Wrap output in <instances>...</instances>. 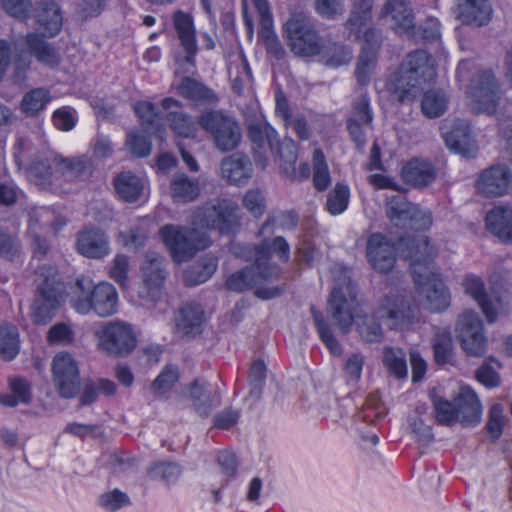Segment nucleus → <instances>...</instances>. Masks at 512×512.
I'll return each mask as SVG.
<instances>
[{
  "label": "nucleus",
  "mask_w": 512,
  "mask_h": 512,
  "mask_svg": "<svg viewBox=\"0 0 512 512\" xmlns=\"http://www.w3.org/2000/svg\"><path fill=\"white\" fill-rule=\"evenodd\" d=\"M245 255L253 259V264L230 275L226 280V288L233 292H244L252 289L261 281H272L281 274V269L270 263L272 253L287 262L290 258V247L283 237L273 240L265 239L260 245L246 246Z\"/></svg>",
  "instance_id": "1"
},
{
  "label": "nucleus",
  "mask_w": 512,
  "mask_h": 512,
  "mask_svg": "<svg viewBox=\"0 0 512 512\" xmlns=\"http://www.w3.org/2000/svg\"><path fill=\"white\" fill-rule=\"evenodd\" d=\"M435 77L432 57L425 50L418 49L406 55L398 70L387 80L386 89L392 101L412 103L424 85L432 83Z\"/></svg>",
  "instance_id": "2"
},
{
  "label": "nucleus",
  "mask_w": 512,
  "mask_h": 512,
  "mask_svg": "<svg viewBox=\"0 0 512 512\" xmlns=\"http://www.w3.org/2000/svg\"><path fill=\"white\" fill-rule=\"evenodd\" d=\"M372 6L373 0H356L345 24L350 38L364 39L355 69V76L360 85L370 82L381 43L380 33L370 27Z\"/></svg>",
  "instance_id": "3"
},
{
  "label": "nucleus",
  "mask_w": 512,
  "mask_h": 512,
  "mask_svg": "<svg viewBox=\"0 0 512 512\" xmlns=\"http://www.w3.org/2000/svg\"><path fill=\"white\" fill-rule=\"evenodd\" d=\"M387 318L392 329H404L418 320V309L412 300L401 292L385 296L380 308L372 315H365L357 322V331L367 343H379L384 337L379 319Z\"/></svg>",
  "instance_id": "4"
},
{
  "label": "nucleus",
  "mask_w": 512,
  "mask_h": 512,
  "mask_svg": "<svg viewBox=\"0 0 512 512\" xmlns=\"http://www.w3.org/2000/svg\"><path fill=\"white\" fill-rule=\"evenodd\" d=\"M70 303L80 314L86 315L93 311L100 317H108L117 312L118 294L109 283L94 285L89 277L80 276L73 287Z\"/></svg>",
  "instance_id": "5"
},
{
  "label": "nucleus",
  "mask_w": 512,
  "mask_h": 512,
  "mask_svg": "<svg viewBox=\"0 0 512 512\" xmlns=\"http://www.w3.org/2000/svg\"><path fill=\"white\" fill-rule=\"evenodd\" d=\"M36 292L32 307V319L45 325L51 321L64 301L65 287L56 267L44 265L35 273Z\"/></svg>",
  "instance_id": "6"
},
{
  "label": "nucleus",
  "mask_w": 512,
  "mask_h": 512,
  "mask_svg": "<svg viewBox=\"0 0 512 512\" xmlns=\"http://www.w3.org/2000/svg\"><path fill=\"white\" fill-rule=\"evenodd\" d=\"M283 35L290 51L298 57H316L324 48V38L312 18L303 11L290 14L283 26Z\"/></svg>",
  "instance_id": "7"
},
{
  "label": "nucleus",
  "mask_w": 512,
  "mask_h": 512,
  "mask_svg": "<svg viewBox=\"0 0 512 512\" xmlns=\"http://www.w3.org/2000/svg\"><path fill=\"white\" fill-rule=\"evenodd\" d=\"M240 208L228 198H216L198 206L192 213L191 223L195 227L215 230L220 234L236 233L241 225Z\"/></svg>",
  "instance_id": "8"
},
{
  "label": "nucleus",
  "mask_w": 512,
  "mask_h": 512,
  "mask_svg": "<svg viewBox=\"0 0 512 512\" xmlns=\"http://www.w3.org/2000/svg\"><path fill=\"white\" fill-rule=\"evenodd\" d=\"M160 236L175 262L190 260L197 251L210 246V237L196 228L167 224L160 229Z\"/></svg>",
  "instance_id": "9"
},
{
  "label": "nucleus",
  "mask_w": 512,
  "mask_h": 512,
  "mask_svg": "<svg viewBox=\"0 0 512 512\" xmlns=\"http://www.w3.org/2000/svg\"><path fill=\"white\" fill-rule=\"evenodd\" d=\"M200 127L210 135L221 152L236 149L242 140V129L237 120L219 110L204 112L198 120Z\"/></svg>",
  "instance_id": "10"
},
{
  "label": "nucleus",
  "mask_w": 512,
  "mask_h": 512,
  "mask_svg": "<svg viewBox=\"0 0 512 512\" xmlns=\"http://www.w3.org/2000/svg\"><path fill=\"white\" fill-rule=\"evenodd\" d=\"M357 293L356 284L345 278L333 288L328 298V313L343 334H347L353 325L358 307Z\"/></svg>",
  "instance_id": "11"
},
{
  "label": "nucleus",
  "mask_w": 512,
  "mask_h": 512,
  "mask_svg": "<svg viewBox=\"0 0 512 512\" xmlns=\"http://www.w3.org/2000/svg\"><path fill=\"white\" fill-rule=\"evenodd\" d=\"M98 336L101 350L113 357L129 355L137 344L133 327L124 321H109L98 332Z\"/></svg>",
  "instance_id": "12"
},
{
  "label": "nucleus",
  "mask_w": 512,
  "mask_h": 512,
  "mask_svg": "<svg viewBox=\"0 0 512 512\" xmlns=\"http://www.w3.org/2000/svg\"><path fill=\"white\" fill-rule=\"evenodd\" d=\"M483 330V322L476 312L467 310L459 315L455 332L461 348L468 356L482 357L486 353L487 338Z\"/></svg>",
  "instance_id": "13"
},
{
  "label": "nucleus",
  "mask_w": 512,
  "mask_h": 512,
  "mask_svg": "<svg viewBox=\"0 0 512 512\" xmlns=\"http://www.w3.org/2000/svg\"><path fill=\"white\" fill-rule=\"evenodd\" d=\"M399 251L405 259L409 260L413 278L425 274V271H432L431 264L437 256V250L431 245L427 236L401 237Z\"/></svg>",
  "instance_id": "14"
},
{
  "label": "nucleus",
  "mask_w": 512,
  "mask_h": 512,
  "mask_svg": "<svg viewBox=\"0 0 512 512\" xmlns=\"http://www.w3.org/2000/svg\"><path fill=\"white\" fill-rule=\"evenodd\" d=\"M422 305L431 312H441L450 305V294L439 275L433 271L414 277Z\"/></svg>",
  "instance_id": "15"
},
{
  "label": "nucleus",
  "mask_w": 512,
  "mask_h": 512,
  "mask_svg": "<svg viewBox=\"0 0 512 512\" xmlns=\"http://www.w3.org/2000/svg\"><path fill=\"white\" fill-rule=\"evenodd\" d=\"M52 372L59 394L73 398L80 387L79 369L74 358L66 352L58 353L53 359Z\"/></svg>",
  "instance_id": "16"
},
{
  "label": "nucleus",
  "mask_w": 512,
  "mask_h": 512,
  "mask_svg": "<svg viewBox=\"0 0 512 512\" xmlns=\"http://www.w3.org/2000/svg\"><path fill=\"white\" fill-rule=\"evenodd\" d=\"M473 108L478 112L492 114L496 111L500 100V90L495 76L490 71L480 72L473 80Z\"/></svg>",
  "instance_id": "17"
},
{
  "label": "nucleus",
  "mask_w": 512,
  "mask_h": 512,
  "mask_svg": "<svg viewBox=\"0 0 512 512\" xmlns=\"http://www.w3.org/2000/svg\"><path fill=\"white\" fill-rule=\"evenodd\" d=\"M366 255L373 269L382 274L389 273L396 262L394 245L380 233H374L368 238Z\"/></svg>",
  "instance_id": "18"
},
{
  "label": "nucleus",
  "mask_w": 512,
  "mask_h": 512,
  "mask_svg": "<svg viewBox=\"0 0 512 512\" xmlns=\"http://www.w3.org/2000/svg\"><path fill=\"white\" fill-rule=\"evenodd\" d=\"M440 168L425 158H413L401 169V176L406 184L417 189L430 186L439 177Z\"/></svg>",
  "instance_id": "19"
},
{
  "label": "nucleus",
  "mask_w": 512,
  "mask_h": 512,
  "mask_svg": "<svg viewBox=\"0 0 512 512\" xmlns=\"http://www.w3.org/2000/svg\"><path fill=\"white\" fill-rule=\"evenodd\" d=\"M220 174L230 185L245 186L253 174L250 158L239 152L223 158L220 163Z\"/></svg>",
  "instance_id": "20"
},
{
  "label": "nucleus",
  "mask_w": 512,
  "mask_h": 512,
  "mask_svg": "<svg viewBox=\"0 0 512 512\" xmlns=\"http://www.w3.org/2000/svg\"><path fill=\"white\" fill-rule=\"evenodd\" d=\"M512 175L504 165L492 166L485 170L477 180L479 193L487 197H497L508 193Z\"/></svg>",
  "instance_id": "21"
},
{
  "label": "nucleus",
  "mask_w": 512,
  "mask_h": 512,
  "mask_svg": "<svg viewBox=\"0 0 512 512\" xmlns=\"http://www.w3.org/2000/svg\"><path fill=\"white\" fill-rule=\"evenodd\" d=\"M492 12L489 0H456L454 10L456 18L462 24L474 27L487 25Z\"/></svg>",
  "instance_id": "22"
},
{
  "label": "nucleus",
  "mask_w": 512,
  "mask_h": 512,
  "mask_svg": "<svg viewBox=\"0 0 512 512\" xmlns=\"http://www.w3.org/2000/svg\"><path fill=\"white\" fill-rule=\"evenodd\" d=\"M174 321L177 335L193 338L202 332L203 308L196 302H186L178 309Z\"/></svg>",
  "instance_id": "23"
},
{
  "label": "nucleus",
  "mask_w": 512,
  "mask_h": 512,
  "mask_svg": "<svg viewBox=\"0 0 512 512\" xmlns=\"http://www.w3.org/2000/svg\"><path fill=\"white\" fill-rule=\"evenodd\" d=\"M13 64V78L15 82H22L26 71L31 64L29 54L13 46L6 40H0V79L6 74L9 66Z\"/></svg>",
  "instance_id": "24"
},
{
  "label": "nucleus",
  "mask_w": 512,
  "mask_h": 512,
  "mask_svg": "<svg viewBox=\"0 0 512 512\" xmlns=\"http://www.w3.org/2000/svg\"><path fill=\"white\" fill-rule=\"evenodd\" d=\"M164 110H168L167 122L172 131L184 138H193L197 133V125L193 118L182 111V103L174 98L167 97L161 102Z\"/></svg>",
  "instance_id": "25"
},
{
  "label": "nucleus",
  "mask_w": 512,
  "mask_h": 512,
  "mask_svg": "<svg viewBox=\"0 0 512 512\" xmlns=\"http://www.w3.org/2000/svg\"><path fill=\"white\" fill-rule=\"evenodd\" d=\"M277 135L276 130L264 121L248 126V136L254 145V161L261 169L267 165L265 144L267 143L270 150L274 151Z\"/></svg>",
  "instance_id": "26"
},
{
  "label": "nucleus",
  "mask_w": 512,
  "mask_h": 512,
  "mask_svg": "<svg viewBox=\"0 0 512 512\" xmlns=\"http://www.w3.org/2000/svg\"><path fill=\"white\" fill-rule=\"evenodd\" d=\"M458 423L462 426L477 425L482 416V405L474 390L469 386L461 387L455 397Z\"/></svg>",
  "instance_id": "27"
},
{
  "label": "nucleus",
  "mask_w": 512,
  "mask_h": 512,
  "mask_svg": "<svg viewBox=\"0 0 512 512\" xmlns=\"http://www.w3.org/2000/svg\"><path fill=\"white\" fill-rule=\"evenodd\" d=\"M77 250L87 258H103L110 252L109 238L100 229L90 228L83 230L77 237Z\"/></svg>",
  "instance_id": "28"
},
{
  "label": "nucleus",
  "mask_w": 512,
  "mask_h": 512,
  "mask_svg": "<svg viewBox=\"0 0 512 512\" xmlns=\"http://www.w3.org/2000/svg\"><path fill=\"white\" fill-rule=\"evenodd\" d=\"M53 163L56 172L61 173L68 180L86 179L94 171L93 161L87 155L67 158L55 155L53 156Z\"/></svg>",
  "instance_id": "29"
},
{
  "label": "nucleus",
  "mask_w": 512,
  "mask_h": 512,
  "mask_svg": "<svg viewBox=\"0 0 512 512\" xmlns=\"http://www.w3.org/2000/svg\"><path fill=\"white\" fill-rule=\"evenodd\" d=\"M381 16L391 18L392 28L397 33H410V30H414V15L408 0H388Z\"/></svg>",
  "instance_id": "30"
},
{
  "label": "nucleus",
  "mask_w": 512,
  "mask_h": 512,
  "mask_svg": "<svg viewBox=\"0 0 512 512\" xmlns=\"http://www.w3.org/2000/svg\"><path fill=\"white\" fill-rule=\"evenodd\" d=\"M140 271L143 283L148 289H159L168 274L165 258L156 252H147Z\"/></svg>",
  "instance_id": "31"
},
{
  "label": "nucleus",
  "mask_w": 512,
  "mask_h": 512,
  "mask_svg": "<svg viewBox=\"0 0 512 512\" xmlns=\"http://www.w3.org/2000/svg\"><path fill=\"white\" fill-rule=\"evenodd\" d=\"M36 21L43 33L48 37H53L62 27V15L57 3L52 0H43L37 3Z\"/></svg>",
  "instance_id": "32"
},
{
  "label": "nucleus",
  "mask_w": 512,
  "mask_h": 512,
  "mask_svg": "<svg viewBox=\"0 0 512 512\" xmlns=\"http://www.w3.org/2000/svg\"><path fill=\"white\" fill-rule=\"evenodd\" d=\"M488 229L499 239L506 243H512V209L496 207L486 216Z\"/></svg>",
  "instance_id": "33"
},
{
  "label": "nucleus",
  "mask_w": 512,
  "mask_h": 512,
  "mask_svg": "<svg viewBox=\"0 0 512 512\" xmlns=\"http://www.w3.org/2000/svg\"><path fill=\"white\" fill-rule=\"evenodd\" d=\"M462 285L465 293L473 297V299L482 308L487 320L489 322H494L496 320L497 313L494 305L488 299L483 280L479 276L469 274L463 279Z\"/></svg>",
  "instance_id": "34"
},
{
  "label": "nucleus",
  "mask_w": 512,
  "mask_h": 512,
  "mask_svg": "<svg viewBox=\"0 0 512 512\" xmlns=\"http://www.w3.org/2000/svg\"><path fill=\"white\" fill-rule=\"evenodd\" d=\"M177 91L185 99L200 104H215L219 100L212 89L191 77L182 78Z\"/></svg>",
  "instance_id": "35"
},
{
  "label": "nucleus",
  "mask_w": 512,
  "mask_h": 512,
  "mask_svg": "<svg viewBox=\"0 0 512 512\" xmlns=\"http://www.w3.org/2000/svg\"><path fill=\"white\" fill-rule=\"evenodd\" d=\"M25 42L30 53L34 55L40 63L52 68L60 64L61 56L58 50L38 34L28 33Z\"/></svg>",
  "instance_id": "36"
},
{
  "label": "nucleus",
  "mask_w": 512,
  "mask_h": 512,
  "mask_svg": "<svg viewBox=\"0 0 512 512\" xmlns=\"http://www.w3.org/2000/svg\"><path fill=\"white\" fill-rule=\"evenodd\" d=\"M413 207L414 203L408 201L406 197L394 195L386 199L385 213L394 227L407 230V223Z\"/></svg>",
  "instance_id": "37"
},
{
  "label": "nucleus",
  "mask_w": 512,
  "mask_h": 512,
  "mask_svg": "<svg viewBox=\"0 0 512 512\" xmlns=\"http://www.w3.org/2000/svg\"><path fill=\"white\" fill-rule=\"evenodd\" d=\"M447 147L463 156L473 152L469 126L464 122H456L449 131L443 133Z\"/></svg>",
  "instance_id": "38"
},
{
  "label": "nucleus",
  "mask_w": 512,
  "mask_h": 512,
  "mask_svg": "<svg viewBox=\"0 0 512 512\" xmlns=\"http://www.w3.org/2000/svg\"><path fill=\"white\" fill-rule=\"evenodd\" d=\"M113 184L116 193L125 202L137 201L144 188L142 180L130 171L116 175Z\"/></svg>",
  "instance_id": "39"
},
{
  "label": "nucleus",
  "mask_w": 512,
  "mask_h": 512,
  "mask_svg": "<svg viewBox=\"0 0 512 512\" xmlns=\"http://www.w3.org/2000/svg\"><path fill=\"white\" fill-rule=\"evenodd\" d=\"M53 168H55L53 156H37L27 169V178L38 187L45 189L54 181Z\"/></svg>",
  "instance_id": "40"
},
{
  "label": "nucleus",
  "mask_w": 512,
  "mask_h": 512,
  "mask_svg": "<svg viewBox=\"0 0 512 512\" xmlns=\"http://www.w3.org/2000/svg\"><path fill=\"white\" fill-rule=\"evenodd\" d=\"M171 195L178 202H192L200 195V185L197 179L184 173L175 174L171 180Z\"/></svg>",
  "instance_id": "41"
},
{
  "label": "nucleus",
  "mask_w": 512,
  "mask_h": 512,
  "mask_svg": "<svg viewBox=\"0 0 512 512\" xmlns=\"http://www.w3.org/2000/svg\"><path fill=\"white\" fill-rule=\"evenodd\" d=\"M216 269L217 260L212 256H206L184 272V282L187 286L202 284L211 278Z\"/></svg>",
  "instance_id": "42"
},
{
  "label": "nucleus",
  "mask_w": 512,
  "mask_h": 512,
  "mask_svg": "<svg viewBox=\"0 0 512 512\" xmlns=\"http://www.w3.org/2000/svg\"><path fill=\"white\" fill-rule=\"evenodd\" d=\"M317 57H319V60L326 66L339 67L350 63L352 51L343 44L326 41L324 39V48Z\"/></svg>",
  "instance_id": "43"
},
{
  "label": "nucleus",
  "mask_w": 512,
  "mask_h": 512,
  "mask_svg": "<svg viewBox=\"0 0 512 512\" xmlns=\"http://www.w3.org/2000/svg\"><path fill=\"white\" fill-rule=\"evenodd\" d=\"M278 156L280 168L286 176H292L295 173V163L297 160V147L292 139L285 138L282 141L276 138L275 149L271 151Z\"/></svg>",
  "instance_id": "44"
},
{
  "label": "nucleus",
  "mask_w": 512,
  "mask_h": 512,
  "mask_svg": "<svg viewBox=\"0 0 512 512\" xmlns=\"http://www.w3.org/2000/svg\"><path fill=\"white\" fill-rule=\"evenodd\" d=\"M20 341L18 329L9 323L0 324V357L10 361L19 353Z\"/></svg>",
  "instance_id": "45"
},
{
  "label": "nucleus",
  "mask_w": 512,
  "mask_h": 512,
  "mask_svg": "<svg viewBox=\"0 0 512 512\" xmlns=\"http://www.w3.org/2000/svg\"><path fill=\"white\" fill-rule=\"evenodd\" d=\"M434 359L437 364H452L454 361V347L449 329H439L433 338Z\"/></svg>",
  "instance_id": "46"
},
{
  "label": "nucleus",
  "mask_w": 512,
  "mask_h": 512,
  "mask_svg": "<svg viewBox=\"0 0 512 512\" xmlns=\"http://www.w3.org/2000/svg\"><path fill=\"white\" fill-rule=\"evenodd\" d=\"M190 398L195 411L202 417H207L213 408V400L209 384L203 380H195L190 387Z\"/></svg>",
  "instance_id": "47"
},
{
  "label": "nucleus",
  "mask_w": 512,
  "mask_h": 512,
  "mask_svg": "<svg viewBox=\"0 0 512 512\" xmlns=\"http://www.w3.org/2000/svg\"><path fill=\"white\" fill-rule=\"evenodd\" d=\"M383 364L390 375L398 379L407 377L406 355L402 349L385 347L383 350Z\"/></svg>",
  "instance_id": "48"
},
{
  "label": "nucleus",
  "mask_w": 512,
  "mask_h": 512,
  "mask_svg": "<svg viewBox=\"0 0 512 512\" xmlns=\"http://www.w3.org/2000/svg\"><path fill=\"white\" fill-rule=\"evenodd\" d=\"M12 395H4L1 397V403L14 407L18 403L28 404L31 401V386L24 378H11L9 380Z\"/></svg>",
  "instance_id": "49"
},
{
  "label": "nucleus",
  "mask_w": 512,
  "mask_h": 512,
  "mask_svg": "<svg viewBox=\"0 0 512 512\" xmlns=\"http://www.w3.org/2000/svg\"><path fill=\"white\" fill-rule=\"evenodd\" d=\"M51 96L45 88H35L27 92L21 101V110L30 116H34L42 111L50 102Z\"/></svg>",
  "instance_id": "50"
},
{
  "label": "nucleus",
  "mask_w": 512,
  "mask_h": 512,
  "mask_svg": "<svg viewBox=\"0 0 512 512\" xmlns=\"http://www.w3.org/2000/svg\"><path fill=\"white\" fill-rule=\"evenodd\" d=\"M448 104L446 95L438 90H429L424 93L421 101V110L429 118L441 116Z\"/></svg>",
  "instance_id": "51"
},
{
  "label": "nucleus",
  "mask_w": 512,
  "mask_h": 512,
  "mask_svg": "<svg viewBox=\"0 0 512 512\" xmlns=\"http://www.w3.org/2000/svg\"><path fill=\"white\" fill-rule=\"evenodd\" d=\"M311 312L318 334L323 343L333 355H340L342 353L341 345L334 337L329 324L324 319L322 312L316 310L314 307H311Z\"/></svg>",
  "instance_id": "52"
},
{
  "label": "nucleus",
  "mask_w": 512,
  "mask_h": 512,
  "mask_svg": "<svg viewBox=\"0 0 512 512\" xmlns=\"http://www.w3.org/2000/svg\"><path fill=\"white\" fill-rule=\"evenodd\" d=\"M266 379V365L262 360L253 362L249 373V394L247 399L257 402L262 395Z\"/></svg>",
  "instance_id": "53"
},
{
  "label": "nucleus",
  "mask_w": 512,
  "mask_h": 512,
  "mask_svg": "<svg viewBox=\"0 0 512 512\" xmlns=\"http://www.w3.org/2000/svg\"><path fill=\"white\" fill-rule=\"evenodd\" d=\"M181 473V467L172 462H156L147 469V474L151 479L162 480L167 484L175 483Z\"/></svg>",
  "instance_id": "54"
},
{
  "label": "nucleus",
  "mask_w": 512,
  "mask_h": 512,
  "mask_svg": "<svg viewBox=\"0 0 512 512\" xmlns=\"http://www.w3.org/2000/svg\"><path fill=\"white\" fill-rule=\"evenodd\" d=\"M313 183L318 191H324L331 183L330 172L326 163L325 156L320 149L313 152Z\"/></svg>",
  "instance_id": "55"
},
{
  "label": "nucleus",
  "mask_w": 512,
  "mask_h": 512,
  "mask_svg": "<svg viewBox=\"0 0 512 512\" xmlns=\"http://www.w3.org/2000/svg\"><path fill=\"white\" fill-rule=\"evenodd\" d=\"M436 421L444 426H452L458 422L455 399L453 402L441 397H432Z\"/></svg>",
  "instance_id": "56"
},
{
  "label": "nucleus",
  "mask_w": 512,
  "mask_h": 512,
  "mask_svg": "<svg viewBox=\"0 0 512 512\" xmlns=\"http://www.w3.org/2000/svg\"><path fill=\"white\" fill-rule=\"evenodd\" d=\"M173 23L181 40V44H186L189 49L193 48V41H196V39L192 17L189 14L178 10L174 14Z\"/></svg>",
  "instance_id": "57"
},
{
  "label": "nucleus",
  "mask_w": 512,
  "mask_h": 512,
  "mask_svg": "<svg viewBox=\"0 0 512 512\" xmlns=\"http://www.w3.org/2000/svg\"><path fill=\"white\" fill-rule=\"evenodd\" d=\"M374 114L370 107V99L367 94H360L352 102V110L346 120H354L361 125L373 124Z\"/></svg>",
  "instance_id": "58"
},
{
  "label": "nucleus",
  "mask_w": 512,
  "mask_h": 512,
  "mask_svg": "<svg viewBox=\"0 0 512 512\" xmlns=\"http://www.w3.org/2000/svg\"><path fill=\"white\" fill-rule=\"evenodd\" d=\"M501 368V364L493 357H489L476 370V379L488 388L500 385V375L497 369Z\"/></svg>",
  "instance_id": "59"
},
{
  "label": "nucleus",
  "mask_w": 512,
  "mask_h": 512,
  "mask_svg": "<svg viewBox=\"0 0 512 512\" xmlns=\"http://www.w3.org/2000/svg\"><path fill=\"white\" fill-rule=\"evenodd\" d=\"M349 201V189L346 185L337 183L328 194L326 207L333 214L338 215L345 211Z\"/></svg>",
  "instance_id": "60"
},
{
  "label": "nucleus",
  "mask_w": 512,
  "mask_h": 512,
  "mask_svg": "<svg viewBox=\"0 0 512 512\" xmlns=\"http://www.w3.org/2000/svg\"><path fill=\"white\" fill-rule=\"evenodd\" d=\"M244 208L256 218H260L266 211V198L258 188L248 190L242 200Z\"/></svg>",
  "instance_id": "61"
},
{
  "label": "nucleus",
  "mask_w": 512,
  "mask_h": 512,
  "mask_svg": "<svg viewBox=\"0 0 512 512\" xmlns=\"http://www.w3.org/2000/svg\"><path fill=\"white\" fill-rule=\"evenodd\" d=\"M387 413L386 407L380 401V398L371 394L367 397L359 416L368 423H373L376 420L382 419Z\"/></svg>",
  "instance_id": "62"
},
{
  "label": "nucleus",
  "mask_w": 512,
  "mask_h": 512,
  "mask_svg": "<svg viewBox=\"0 0 512 512\" xmlns=\"http://www.w3.org/2000/svg\"><path fill=\"white\" fill-rule=\"evenodd\" d=\"M433 224L432 212L423 208L418 204H414L409 222L407 223V230L425 231L428 230Z\"/></svg>",
  "instance_id": "63"
},
{
  "label": "nucleus",
  "mask_w": 512,
  "mask_h": 512,
  "mask_svg": "<svg viewBox=\"0 0 512 512\" xmlns=\"http://www.w3.org/2000/svg\"><path fill=\"white\" fill-rule=\"evenodd\" d=\"M126 146L136 157H146L151 151V143L148 138L134 131L127 133Z\"/></svg>",
  "instance_id": "64"
}]
</instances>
